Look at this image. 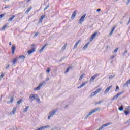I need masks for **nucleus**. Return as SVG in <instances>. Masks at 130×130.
<instances>
[{"label":"nucleus","instance_id":"a878e982","mask_svg":"<svg viewBox=\"0 0 130 130\" xmlns=\"http://www.w3.org/2000/svg\"><path fill=\"white\" fill-rule=\"evenodd\" d=\"M44 18H45V16H44V15H42L41 17V18L40 19V23H42V20L43 19H44Z\"/></svg>","mask_w":130,"mask_h":130},{"label":"nucleus","instance_id":"4c0bfd02","mask_svg":"<svg viewBox=\"0 0 130 130\" xmlns=\"http://www.w3.org/2000/svg\"><path fill=\"white\" fill-rule=\"evenodd\" d=\"M38 34H39L38 32H36L34 36V38H36V37L38 36Z\"/></svg>","mask_w":130,"mask_h":130},{"label":"nucleus","instance_id":"393cba45","mask_svg":"<svg viewBox=\"0 0 130 130\" xmlns=\"http://www.w3.org/2000/svg\"><path fill=\"white\" fill-rule=\"evenodd\" d=\"M36 101L38 103H41V102L40 101V99H39V98L38 97L36 99Z\"/></svg>","mask_w":130,"mask_h":130},{"label":"nucleus","instance_id":"aec40b11","mask_svg":"<svg viewBox=\"0 0 130 130\" xmlns=\"http://www.w3.org/2000/svg\"><path fill=\"white\" fill-rule=\"evenodd\" d=\"M16 18V16L13 15L12 17L8 19V22H12L14 19Z\"/></svg>","mask_w":130,"mask_h":130},{"label":"nucleus","instance_id":"39448f33","mask_svg":"<svg viewBox=\"0 0 130 130\" xmlns=\"http://www.w3.org/2000/svg\"><path fill=\"white\" fill-rule=\"evenodd\" d=\"M86 17V14H84L81 18H80V19L78 21V24L81 25V24H83L84 22V20H85V18Z\"/></svg>","mask_w":130,"mask_h":130},{"label":"nucleus","instance_id":"3c124183","mask_svg":"<svg viewBox=\"0 0 130 130\" xmlns=\"http://www.w3.org/2000/svg\"><path fill=\"white\" fill-rule=\"evenodd\" d=\"M127 110L130 112V107H127Z\"/></svg>","mask_w":130,"mask_h":130},{"label":"nucleus","instance_id":"4d7b16f0","mask_svg":"<svg viewBox=\"0 0 130 130\" xmlns=\"http://www.w3.org/2000/svg\"><path fill=\"white\" fill-rule=\"evenodd\" d=\"M46 80H47V81H49V77L47 78H46Z\"/></svg>","mask_w":130,"mask_h":130},{"label":"nucleus","instance_id":"9b49d317","mask_svg":"<svg viewBox=\"0 0 130 130\" xmlns=\"http://www.w3.org/2000/svg\"><path fill=\"white\" fill-rule=\"evenodd\" d=\"M98 34V32H94L93 34L91 37V38L89 39L90 41H92L95 37H96V36Z\"/></svg>","mask_w":130,"mask_h":130},{"label":"nucleus","instance_id":"6e6d98bb","mask_svg":"<svg viewBox=\"0 0 130 130\" xmlns=\"http://www.w3.org/2000/svg\"><path fill=\"white\" fill-rule=\"evenodd\" d=\"M129 23H130V18H129V19L128 22V23L127 24V25H129Z\"/></svg>","mask_w":130,"mask_h":130},{"label":"nucleus","instance_id":"f3484780","mask_svg":"<svg viewBox=\"0 0 130 130\" xmlns=\"http://www.w3.org/2000/svg\"><path fill=\"white\" fill-rule=\"evenodd\" d=\"M16 110H17V108L16 107L13 108L12 111L10 113V114H15V113H16Z\"/></svg>","mask_w":130,"mask_h":130},{"label":"nucleus","instance_id":"79ce46f5","mask_svg":"<svg viewBox=\"0 0 130 130\" xmlns=\"http://www.w3.org/2000/svg\"><path fill=\"white\" fill-rule=\"evenodd\" d=\"M118 90H119V87L118 86H117L115 89L116 92H117Z\"/></svg>","mask_w":130,"mask_h":130},{"label":"nucleus","instance_id":"20e7f679","mask_svg":"<svg viewBox=\"0 0 130 130\" xmlns=\"http://www.w3.org/2000/svg\"><path fill=\"white\" fill-rule=\"evenodd\" d=\"M100 91H101V89L99 88L98 90H96L95 91H94L93 92H92L89 95L90 98H92V97H94V96H96L98 94V93H99V92H100Z\"/></svg>","mask_w":130,"mask_h":130},{"label":"nucleus","instance_id":"13d9d810","mask_svg":"<svg viewBox=\"0 0 130 130\" xmlns=\"http://www.w3.org/2000/svg\"><path fill=\"white\" fill-rule=\"evenodd\" d=\"M9 45H12V43L10 42L9 43Z\"/></svg>","mask_w":130,"mask_h":130},{"label":"nucleus","instance_id":"e433bc0d","mask_svg":"<svg viewBox=\"0 0 130 130\" xmlns=\"http://www.w3.org/2000/svg\"><path fill=\"white\" fill-rule=\"evenodd\" d=\"M22 100H19L18 101H17V104H21L22 103Z\"/></svg>","mask_w":130,"mask_h":130},{"label":"nucleus","instance_id":"412c9836","mask_svg":"<svg viewBox=\"0 0 130 130\" xmlns=\"http://www.w3.org/2000/svg\"><path fill=\"white\" fill-rule=\"evenodd\" d=\"M114 30H115V27H114L112 29L111 32H110V34H109L110 36H111V35H112V34H113V32H114Z\"/></svg>","mask_w":130,"mask_h":130},{"label":"nucleus","instance_id":"8fccbe9b","mask_svg":"<svg viewBox=\"0 0 130 130\" xmlns=\"http://www.w3.org/2000/svg\"><path fill=\"white\" fill-rule=\"evenodd\" d=\"M129 3H130V0H128L127 2H126V5H128L129 4Z\"/></svg>","mask_w":130,"mask_h":130},{"label":"nucleus","instance_id":"f03ea898","mask_svg":"<svg viewBox=\"0 0 130 130\" xmlns=\"http://www.w3.org/2000/svg\"><path fill=\"white\" fill-rule=\"evenodd\" d=\"M98 110H99V108H95L92 110H91L85 117L84 119H87L89 116H90V115H92L93 113H95L96 111H98Z\"/></svg>","mask_w":130,"mask_h":130},{"label":"nucleus","instance_id":"473e14b6","mask_svg":"<svg viewBox=\"0 0 130 130\" xmlns=\"http://www.w3.org/2000/svg\"><path fill=\"white\" fill-rule=\"evenodd\" d=\"M118 109L120 110V111H122V110H123V106H121L118 108Z\"/></svg>","mask_w":130,"mask_h":130},{"label":"nucleus","instance_id":"6e6552de","mask_svg":"<svg viewBox=\"0 0 130 130\" xmlns=\"http://www.w3.org/2000/svg\"><path fill=\"white\" fill-rule=\"evenodd\" d=\"M99 76V74H95L94 75H93V76H92L90 79V82H93L94 81V80H95V79L96 78H97V77H98Z\"/></svg>","mask_w":130,"mask_h":130},{"label":"nucleus","instance_id":"49530a36","mask_svg":"<svg viewBox=\"0 0 130 130\" xmlns=\"http://www.w3.org/2000/svg\"><path fill=\"white\" fill-rule=\"evenodd\" d=\"M48 8H49V6L47 5L44 9V11H45L46 10H47V9H48Z\"/></svg>","mask_w":130,"mask_h":130},{"label":"nucleus","instance_id":"ea45409f","mask_svg":"<svg viewBox=\"0 0 130 130\" xmlns=\"http://www.w3.org/2000/svg\"><path fill=\"white\" fill-rule=\"evenodd\" d=\"M10 102H11V103H13V102H14V98L11 97V100H10Z\"/></svg>","mask_w":130,"mask_h":130},{"label":"nucleus","instance_id":"864d4df0","mask_svg":"<svg viewBox=\"0 0 130 130\" xmlns=\"http://www.w3.org/2000/svg\"><path fill=\"white\" fill-rule=\"evenodd\" d=\"M68 107H69V105H66L64 106V108H68Z\"/></svg>","mask_w":130,"mask_h":130},{"label":"nucleus","instance_id":"5701e85b","mask_svg":"<svg viewBox=\"0 0 130 130\" xmlns=\"http://www.w3.org/2000/svg\"><path fill=\"white\" fill-rule=\"evenodd\" d=\"M46 44H45L41 49H40L39 50V52H42V51H43V50H44V48H45V47H46Z\"/></svg>","mask_w":130,"mask_h":130},{"label":"nucleus","instance_id":"2f4dec72","mask_svg":"<svg viewBox=\"0 0 130 130\" xmlns=\"http://www.w3.org/2000/svg\"><path fill=\"white\" fill-rule=\"evenodd\" d=\"M124 113L125 114V115H128V114H129V112L127 110L126 111H125Z\"/></svg>","mask_w":130,"mask_h":130},{"label":"nucleus","instance_id":"cd10ccee","mask_svg":"<svg viewBox=\"0 0 130 130\" xmlns=\"http://www.w3.org/2000/svg\"><path fill=\"white\" fill-rule=\"evenodd\" d=\"M28 109H29V106L26 107L23 111V112H27V111H28Z\"/></svg>","mask_w":130,"mask_h":130},{"label":"nucleus","instance_id":"dca6fc26","mask_svg":"<svg viewBox=\"0 0 130 130\" xmlns=\"http://www.w3.org/2000/svg\"><path fill=\"white\" fill-rule=\"evenodd\" d=\"M81 42V40H79L78 41H77L76 43V44L74 45V48H77V47L78 46V45H79V44Z\"/></svg>","mask_w":130,"mask_h":130},{"label":"nucleus","instance_id":"7c9ffc66","mask_svg":"<svg viewBox=\"0 0 130 130\" xmlns=\"http://www.w3.org/2000/svg\"><path fill=\"white\" fill-rule=\"evenodd\" d=\"M84 74H82L80 76V78H79V80L80 81H82L83 78H84Z\"/></svg>","mask_w":130,"mask_h":130},{"label":"nucleus","instance_id":"a19ab883","mask_svg":"<svg viewBox=\"0 0 130 130\" xmlns=\"http://www.w3.org/2000/svg\"><path fill=\"white\" fill-rule=\"evenodd\" d=\"M7 25H4L3 27L1 28L2 30H5L6 28H7Z\"/></svg>","mask_w":130,"mask_h":130},{"label":"nucleus","instance_id":"c9c22d12","mask_svg":"<svg viewBox=\"0 0 130 130\" xmlns=\"http://www.w3.org/2000/svg\"><path fill=\"white\" fill-rule=\"evenodd\" d=\"M130 83V79L129 80H128L125 83V85H129Z\"/></svg>","mask_w":130,"mask_h":130},{"label":"nucleus","instance_id":"a211bd4d","mask_svg":"<svg viewBox=\"0 0 130 130\" xmlns=\"http://www.w3.org/2000/svg\"><path fill=\"white\" fill-rule=\"evenodd\" d=\"M15 50H16V46H15V45H13L12 47V51L13 54L15 53Z\"/></svg>","mask_w":130,"mask_h":130},{"label":"nucleus","instance_id":"680f3d73","mask_svg":"<svg viewBox=\"0 0 130 130\" xmlns=\"http://www.w3.org/2000/svg\"><path fill=\"white\" fill-rule=\"evenodd\" d=\"M36 130H37V129Z\"/></svg>","mask_w":130,"mask_h":130},{"label":"nucleus","instance_id":"9d476101","mask_svg":"<svg viewBox=\"0 0 130 130\" xmlns=\"http://www.w3.org/2000/svg\"><path fill=\"white\" fill-rule=\"evenodd\" d=\"M50 126L49 125L42 126L40 128H38L37 130H43L45 129V128H49Z\"/></svg>","mask_w":130,"mask_h":130},{"label":"nucleus","instance_id":"2eb2a0df","mask_svg":"<svg viewBox=\"0 0 130 130\" xmlns=\"http://www.w3.org/2000/svg\"><path fill=\"white\" fill-rule=\"evenodd\" d=\"M19 59L18 57H17L16 58H14L13 59V61H12V63L13 65L16 64V62H17L18 61V60Z\"/></svg>","mask_w":130,"mask_h":130},{"label":"nucleus","instance_id":"7ed1b4c3","mask_svg":"<svg viewBox=\"0 0 130 130\" xmlns=\"http://www.w3.org/2000/svg\"><path fill=\"white\" fill-rule=\"evenodd\" d=\"M38 96V95L36 94H31L29 97L31 102H33V101H34V100H36V99L37 98Z\"/></svg>","mask_w":130,"mask_h":130},{"label":"nucleus","instance_id":"de8ad7c7","mask_svg":"<svg viewBox=\"0 0 130 130\" xmlns=\"http://www.w3.org/2000/svg\"><path fill=\"white\" fill-rule=\"evenodd\" d=\"M5 17V14H1L0 15V19Z\"/></svg>","mask_w":130,"mask_h":130},{"label":"nucleus","instance_id":"72a5a7b5","mask_svg":"<svg viewBox=\"0 0 130 130\" xmlns=\"http://www.w3.org/2000/svg\"><path fill=\"white\" fill-rule=\"evenodd\" d=\"M4 78V74H1L0 76V81H2V79Z\"/></svg>","mask_w":130,"mask_h":130},{"label":"nucleus","instance_id":"5fc2aeb1","mask_svg":"<svg viewBox=\"0 0 130 130\" xmlns=\"http://www.w3.org/2000/svg\"><path fill=\"white\" fill-rule=\"evenodd\" d=\"M100 11H101V9H98L96 10V12H100Z\"/></svg>","mask_w":130,"mask_h":130},{"label":"nucleus","instance_id":"c756f323","mask_svg":"<svg viewBox=\"0 0 130 130\" xmlns=\"http://www.w3.org/2000/svg\"><path fill=\"white\" fill-rule=\"evenodd\" d=\"M71 67H69L66 69V71H65V74H67V73H69V71H70V70H71Z\"/></svg>","mask_w":130,"mask_h":130},{"label":"nucleus","instance_id":"58836bf2","mask_svg":"<svg viewBox=\"0 0 130 130\" xmlns=\"http://www.w3.org/2000/svg\"><path fill=\"white\" fill-rule=\"evenodd\" d=\"M113 78H114V76H112V75H110V76L109 77V79H111V80H112V79H113Z\"/></svg>","mask_w":130,"mask_h":130},{"label":"nucleus","instance_id":"f257e3e1","mask_svg":"<svg viewBox=\"0 0 130 130\" xmlns=\"http://www.w3.org/2000/svg\"><path fill=\"white\" fill-rule=\"evenodd\" d=\"M56 111H57L56 110H53L49 112V113L48 114V120H50L51 117H53L54 115H55V114L56 113Z\"/></svg>","mask_w":130,"mask_h":130},{"label":"nucleus","instance_id":"c85d7f7f","mask_svg":"<svg viewBox=\"0 0 130 130\" xmlns=\"http://www.w3.org/2000/svg\"><path fill=\"white\" fill-rule=\"evenodd\" d=\"M66 47H67V44H65L61 48V50H64L66 49Z\"/></svg>","mask_w":130,"mask_h":130},{"label":"nucleus","instance_id":"37998d69","mask_svg":"<svg viewBox=\"0 0 130 130\" xmlns=\"http://www.w3.org/2000/svg\"><path fill=\"white\" fill-rule=\"evenodd\" d=\"M101 102H102V101H99V102L96 103L95 104V105H98V104H101Z\"/></svg>","mask_w":130,"mask_h":130},{"label":"nucleus","instance_id":"052dcab7","mask_svg":"<svg viewBox=\"0 0 130 130\" xmlns=\"http://www.w3.org/2000/svg\"><path fill=\"white\" fill-rule=\"evenodd\" d=\"M117 1H118V0H117Z\"/></svg>","mask_w":130,"mask_h":130},{"label":"nucleus","instance_id":"4be33fe9","mask_svg":"<svg viewBox=\"0 0 130 130\" xmlns=\"http://www.w3.org/2000/svg\"><path fill=\"white\" fill-rule=\"evenodd\" d=\"M32 10V7H30L27 9V10L25 11V14H28L29 12H30Z\"/></svg>","mask_w":130,"mask_h":130},{"label":"nucleus","instance_id":"bb28decb","mask_svg":"<svg viewBox=\"0 0 130 130\" xmlns=\"http://www.w3.org/2000/svg\"><path fill=\"white\" fill-rule=\"evenodd\" d=\"M19 58H20V59L21 60H24V59H25V56H24V55H20V56H19Z\"/></svg>","mask_w":130,"mask_h":130},{"label":"nucleus","instance_id":"6ab92c4d","mask_svg":"<svg viewBox=\"0 0 130 130\" xmlns=\"http://www.w3.org/2000/svg\"><path fill=\"white\" fill-rule=\"evenodd\" d=\"M76 14H77L76 10L74 11V12L73 13V14L72 15L71 19H74V18H75L76 17Z\"/></svg>","mask_w":130,"mask_h":130},{"label":"nucleus","instance_id":"4468645a","mask_svg":"<svg viewBox=\"0 0 130 130\" xmlns=\"http://www.w3.org/2000/svg\"><path fill=\"white\" fill-rule=\"evenodd\" d=\"M90 44V42H88L86 44H85L82 48L83 50H85L88 48V46Z\"/></svg>","mask_w":130,"mask_h":130},{"label":"nucleus","instance_id":"423d86ee","mask_svg":"<svg viewBox=\"0 0 130 130\" xmlns=\"http://www.w3.org/2000/svg\"><path fill=\"white\" fill-rule=\"evenodd\" d=\"M44 85L43 83L40 84L36 88H34V91H39Z\"/></svg>","mask_w":130,"mask_h":130},{"label":"nucleus","instance_id":"f8f14e48","mask_svg":"<svg viewBox=\"0 0 130 130\" xmlns=\"http://www.w3.org/2000/svg\"><path fill=\"white\" fill-rule=\"evenodd\" d=\"M112 88V85H111L109 87H108L104 91V94H106L108 92H109V90Z\"/></svg>","mask_w":130,"mask_h":130},{"label":"nucleus","instance_id":"603ef678","mask_svg":"<svg viewBox=\"0 0 130 130\" xmlns=\"http://www.w3.org/2000/svg\"><path fill=\"white\" fill-rule=\"evenodd\" d=\"M10 68V65H7V66H6V69H8V68Z\"/></svg>","mask_w":130,"mask_h":130},{"label":"nucleus","instance_id":"bf43d9fd","mask_svg":"<svg viewBox=\"0 0 130 130\" xmlns=\"http://www.w3.org/2000/svg\"><path fill=\"white\" fill-rule=\"evenodd\" d=\"M7 8H9L8 7H4L5 9H7Z\"/></svg>","mask_w":130,"mask_h":130},{"label":"nucleus","instance_id":"ddd939ff","mask_svg":"<svg viewBox=\"0 0 130 130\" xmlns=\"http://www.w3.org/2000/svg\"><path fill=\"white\" fill-rule=\"evenodd\" d=\"M33 52H35V49L34 48H32L30 50H28L27 53L28 54H31L33 53Z\"/></svg>","mask_w":130,"mask_h":130},{"label":"nucleus","instance_id":"0eeeda50","mask_svg":"<svg viewBox=\"0 0 130 130\" xmlns=\"http://www.w3.org/2000/svg\"><path fill=\"white\" fill-rule=\"evenodd\" d=\"M123 93V92H121L117 93L112 99V101L115 100V99H117V98H118V97H119V96H121V95H122Z\"/></svg>","mask_w":130,"mask_h":130},{"label":"nucleus","instance_id":"a18cd8bd","mask_svg":"<svg viewBox=\"0 0 130 130\" xmlns=\"http://www.w3.org/2000/svg\"><path fill=\"white\" fill-rule=\"evenodd\" d=\"M46 72L48 74H49V72H50V69L48 68V69L46 70Z\"/></svg>","mask_w":130,"mask_h":130},{"label":"nucleus","instance_id":"09e8293b","mask_svg":"<svg viewBox=\"0 0 130 130\" xmlns=\"http://www.w3.org/2000/svg\"><path fill=\"white\" fill-rule=\"evenodd\" d=\"M114 57H115V56L113 55V56H111L110 59H113V58H114Z\"/></svg>","mask_w":130,"mask_h":130},{"label":"nucleus","instance_id":"b1692460","mask_svg":"<svg viewBox=\"0 0 130 130\" xmlns=\"http://www.w3.org/2000/svg\"><path fill=\"white\" fill-rule=\"evenodd\" d=\"M46 44H45L41 49H40L39 50V52H42V51H43V50H44V48H45V47H46Z\"/></svg>","mask_w":130,"mask_h":130},{"label":"nucleus","instance_id":"1a4fd4ad","mask_svg":"<svg viewBox=\"0 0 130 130\" xmlns=\"http://www.w3.org/2000/svg\"><path fill=\"white\" fill-rule=\"evenodd\" d=\"M86 84H88V82L87 81L82 83L79 86L77 87V89H81V88H83V87H85Z\"/></svg>","mask_w":130,"mask_h":130},{"label":"nucleus","instance_id":"f704fd0d","mask_svg":"<svg viewBox=\"0 0 130 130\" xmlns=\"http://www.w3.org/2000/svg\"><path fill=\"white\" fill-rule=\"evenodd\" d=\"M118 50V48H117L116 49H115L114 50V51L113 52V53H115L117 52Z\"/></svg>","mask_w":130,"mask_h":130},{"label":"nucleus","instance_id":"c03bdc74","mask_svg":"<svg viewBox=\"0 0 130 130\" xmlns=\"http://www.w3.org/2000/svg\"><path fill=\"white\" fill-rule=\"evenodd\" d=\"M126 53H127V50H126L124 51V52L123 53V56H124V55H125V54H126Z\"/></svg>","mask_w":130,"mask_h":130}]
</instances>
